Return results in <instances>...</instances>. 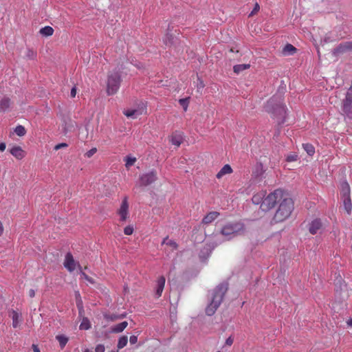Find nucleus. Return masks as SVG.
Returning <instances> with one entry per match:
<instances>
[{
    "mask_svg": "<svg viewBox=\"0 0 352 352\" xmlns=\"http://www.w3.org/2000/svg\"><path fill=\"white\" fill-rule=\"evenodd\" d=\"M173 36L170 34H167L164 39V42L166 45H170L173 43Z\"/></svg>",
    "mask_w": 352,
    "mask_h": 352,
    "instance_id": "f704fd0d",
    "label": "nucleus"
},
{
    "mask_svg": "<svg viewBox=\"0 0 352 352\" xmlns=\"http://www.w3.org/2000/svg\"><path fill=\"white\" fill-rule=\"evenodd\" d=\"M286 106L283 103V98L281 95L273 96L265 105L266 112L272 114L276 119L278 125L283 124L285 121Z\"/></svg>",
    "mask_w": 352,
    "mask_h": 352,
    "instance_id": "f257e3e1",
    "label": "nucleus"
},
{
    "mask_svg": "<svg viewBox=\"0 0 352 352\" xmlns=\"http://www.w3.org/2000/svg\"><path fill=\"white\" fill-rule=\"evenodd\" d=\"M204 87V85L203 82H200V84H199L198 87L199 88H203Z\"/></svg>",
    "mask_w": 352,
    "mask_h": 352,
    "instance_id": "8fccbe9b",
    "label": "nucleus"
},
{
    "mask_svg": "<svg viewBox=\"0 0 352 352\" xmlns=\"http://www.w3.org/2000/svg\"><path fill=\"white\" fill-rule=\"evenodd\" d=\"M80 275L82 276V278H85V280H87L88 282H89L90 283H94V280L92 278L89 277L88 275H87L85 272H80Z\"/></svg>",
    "mask_w": 352,
    "mask_h": 352,
    "instance_id": "4c0bfd02",
    "label": "nucleus"
},
{
    "mask_svg": "<svg viewBox=\"0 0 352 352\" xmlns=\"http://www.w3.org/2000/svg\"><path fill=\"white\" fill-rule=\"evenodd\" d=\"M228 289V284L221 283L211 292L210 302L206 308V314L208 316H211L214 314L221 304Z\"/></svg>",
    "mask_w": 352,
    "mask_h": 352,
    "instance_id": "f03ea898",
    "label": "nucleus"
},
{
    "mask_svg": "<svg viewBox=\"0 0 352 352\" xmlns=\"http://www.w3.org/2000/svg\"><path fill=\"white\" fill-rule=\"evenodd\" d=\"M128 326L127 321L124 320L119 322L111 327V330H124Z\"/></svg>",
    "mask_w": 352,
    "mask_h": 352,
    "instance_id": "cd10ccee",
    "label": "nucleus"
},
{
    "mask_svg": "<svg viewBox=\"0 0 352 352\" xmlns=\"http://www.w3.org/2000/svg\"><path fill=\"white\" fill-rule=\"evenodd\" d=\"M179 103L183 107L185 111H187L189 103V98L179 99Z\"/></svg>",
    "mask_w": 352,
    "mask_h": 352,
    "instance_id": "72a5a7b5",
    "label": "nucleus"
},
{
    "mask_svg": "<svg viewBox=\"0 0 352 352\" xmlns=\"http://www.w3.org/2000/svg\"><path fill=\"white\" fill-rule=\"evenodd\" d=\"M322 223L320 219H316L313 220L309 227V231L311 234H316L320 230Z\"/></svg>",
    "mask_w": 352,
    "mask_h": 352,
    "instance_id": "4468645a",
    "label": "nucleus"
},
{
    "mask_svg": "<svg viewBox=\"0 0 352 352\" xmlns=\"http://www.w3.org/2000/svg\"><path fill=\"white\" fill-rule=\"evenodd\" d=\"M171 142L173 144L179 146L183 141V137L181 134L175 133L171 136Z\"/></svg>",
    "mask_w": 352,
    "mask_h": 352,
    "instance_id": "b1692460",
    "label": "nucleus"
},
{
    "mask_svg": "<svg viewBox=\"0 0 352 352\" xmlns=\"http://www.w3.org/2000/svg\"><path fill=\"white\" fill-rule=\"evenodd\" d=\"M156 179V172L152 170L149 173L143 174L140 177L139 185L140 186H147L153 184Z\"/></svg>",
    "mask_w": 352,
    "mask_h": 352,
    "instance_id": "0eeeda50",
    "label": "nucleus"
},
{
    "mask_svg": "<svg viewBox=\"0 0 352 352\" xmlns=\"http://www.w3.org/2000/svg\"><path fill=\"white\" fill-rule=\"evenodd\" d=\"M10 317L12 318V327L13 328L16 329L19 327L23 318L22 315L21 313H19L18 311L15 310H12L10 312Z\"/></svg>",
    "mask_w": 352,
    "mask_h": 352,
    "instance_id": "9b49d317",
    "label": "nucleus"
},
{
    "mask_svg": "<svg viewBox=\"0 0 352 352\" xmlns=\"http://www.w3.org/2000/svg\"><path fill=\"white\" fill-rule=\"evenodd\" d=\"M164 244H166V245L172 247L174 250H176L177 248V244L176 243V242H175L173 240H169L168 239V237H166L165 239H164V240L162 243V245H164Z\"/></svg>",
    "mask_w": 352,
    "mask_h": 352,
    "instance_id": "7c9ffc66",
    "label": "nucleus"
},
{
    "mask_svg": "<svg viewBox=\"0 0 352 352\" xmlns=\"http://www.w3.org/2000/svg\"><path fill=\"white\" fill-rule=\"evenodd\" d=\"M230 52H239V50H234V48H231V49H230Z\"/></svg>",
    "mask_w": 352,
    "mask_h": 352,
    "instance_id": "3c124183",
    "label": "nucleus"
},
{
    "mask_svg": "<svg viewBox=\"0 0 352 352\" xmlns=\"http://www.w3.org/2000/svg\"><path fill=\"white\" fill-rule=\"evenodd\" d=\"M250 67V64H240V65H236L233 67L234 72L235 74H239L240 72L245 69H248Z\"/></svg>",
    "mask_w": 352,
    "mask_h": 352,
    "instance_id": "393cba45",
    "label": "nucleus"
},
{
    "mask_svg": "<svg viewBox=\"0 0 352 352\" xmlns=\"http://www.w3.org/2000/svg\"><path fill=\"white\" fill-rule=\"evenodd\" d=\"M343 200L344 208L347 212V214H350L352 210V203L351 197L342 198Z\"/></svg>",
    "mask_w": 352,
    "mask_h": 352,
    "instance_id": "5701e85b",
    "label": "nucleus"
},
{
    "mask_svg": "<svg viewBox=\"0 0 352 352\" xmlns=\"http://www.w3.org/2000/svg\"><path fill=\"white\" fill-rule=\"evenodd\" d=\"M346 324L349 327H352V318H350L346 320Z\"/></svg>",
    "mask_w": 352,
    "mask_h": 352,
    "instance_id": "a18cd8bd",
    "label": "nucleus"
},
{
    "mask_svg": "<svg viewBox=\"0 0 352 352\" xmlns=\"http://www.w3.org/2000/svg\"><path fill=\"white\" fill-rule=\"evenodd\" d=\"M136 162V158L131 156H126L125 158V166L129 168Z\"/></svg>",
    "mask_w": 352,
    "mask_h": 352,
    "instance_id": "2f4dec72",
    "label": "nucleus"
},
{
    "mask_svg": "<svg viewBox=\"0 0 352 352\" xmlns=\"http://www.w3.org/2000/svg\"><path fill=\"white\" fill-rule=\"evenodd\" d=\"M351 190L349 184L346 182H343L341 184V197L342 198L351 197Z\"/></svg>",
    "mask_w": 352,
    "mask_h": 352,
    "instance_id": "f3484780",
    "label": "nucleus"
},
{
    "mask_svg": "<svg viewBox=\"0 0 352 352\" xmlns=\"http://www.w3.org/2000/svg\"><path fill=\"white\" fill-rule=\"evenodd\" d=\"M142 109H126L124 111V114L128 118H136L138 116L142 114Z\"/></svg>",
    "mask_w": 352,
    "mask_h": 352,
    "instance_id": "a211bd4d",
    "label": "nucleus"
},
{
    "mask_svg": "<svg viewBox=\"0 0 352 352\" xmlns=\"http://www.w3.org/2000/svg\"><path fill=\"white\" fill-rule=\"evenodd\" d=\"M121 82L120 74L113 72L108 76L107 83V92L108 95H113L118 91Z\"/></svg>",
    "mask_w": 352,
    "mask_h": 352,
    "instance_id": "423d86ee",
    "label": "nucleus"
},
{
    "mask_svg": "<svg viewBox=\"0 0 352 352\" xmlns=\"http://www.w3.org/2000/svg\"><path fill=\"white\" fill-rule=\"evenodd\" d=\"M76 305L80 311L83 309L82 300L78 291L75 292Z\"/></svg>",
    "mask_w": 352,
    "mask_h": 352,
    "instance_id": "c85d7f7f",
    "label": "nucleus"
},
{
    "mask_svg": "<svg viewBox=\"0 0 352 352\" xmlns=\"http://www.w3.org/2000/svg\"><path fill=\"white\" fill-rule=\"evenodd\" d=\"M70 95H71V97L72 98H74L76 95V87H74L72 89H71V92H70Z\"/></svg>",
    "mask_w": 352,
    "mask_h": 352,
    "instance_id": "37998d69",
    "label": "nucleus"
},
{
    "mask_svg": "<svg viewBox=\"0 0 352 352\" xmlns=\"http://www.w3.org/2000/svg\"><path fill=\"white\" fill-rule=\"evenodd\" d=\"M90 328V322L87 318H84L80 325V330H88Z\"/></svg>",
    "mask_w": 352,
    "mask_h": 352,
    "instance_id": "473e14b6",
    "label": "nucleus"
},
{
    "mask_svg": "<svg viewBox=\"0 0 352 352\" xmlns=\"http://www.w3.org/2000/svg\"><path fill=\"white\" fill-rule=\"evenodd\" d=\"M36 56V53L31 49H28L27 50L26 56L28 57L30 59H34L35 58Z\"/></svg>",
    "mask_w": 352,
    "mask_h": 352,
    "instance_id": "c9c22d12",
    "label": "nucleus"
},
{
    "mask_svg": "<svg viewBox=\"0 0 352 352\" xmlns=\"http://www.w3.org/2000/svg\"><path fill=\"white\" fill-rule=\"evenodd\" d=\"M3 223L0 221V236L3 234Z\"/></svg>",
    "mask_w": 352,
    "mask_h": 352,
    "instance_id": "de8ad7c7",
    "label": "nucleus"
},
{
    "mask_svg": "<svg viewBox=\"0 0 352 352\" xmlns=\"http://www.w3.org/2000/svg\"><path fill=\"white\" fill-rule=\"evenodd\" d=\"M245 230V226L241 222H231L226 224L221 230V234L226 240H230L237 235L243 233Z\"/></svg>",
    "mask_w": 352,
    "mask_h": 352,
    "instance_id": "20e7f679",
    "label": "nucleus"
},
{
    "mask_svg": "<svg viewBox=\"0 0 352 352\" xmlns=\"http://www.w3.org/2000/svg\"><path fill=\"white\" fill-rule=\"evenodd\" d=\"M64 267L70 272L74 271L76 268V262L74 259L72 254L70 252H67L65 257L63 263Z\"/></svg>",
    "mask_w": 352,
    "mask_h": 352,
    "instance_id": "6e6552de",
    "label": "nucleus"
},
{
    "mask_svg": "<svg viewBox=\"0 0 352 352\" xmlns=\"http://www.w3.org/2000/svg\"><path fill=\"white\" fill-rule=\"evenodd\" d=\"M118 318V316H112L111 317V318L112 320L116 319V318Z\"/></svg>",
    "mask_w": 352,
    "mask_h": 352,
    "instance_id": "603ef678",
    "label": "nucleus"
},
{
    "mask_svg": "<svg viewBox=\"0 0 352 352\" xmlns=\"http://www.w3.org/2000/svg\"><path fill=\"white\" fill-rule=\"evenodd\" d=\"M294 210L293 200L285 194L279 202L278 208L272 219L274 223L282 222L287 219Z\"/></svg>",
    "mask_w": 352,
    "mask_h": 352,
    "instance_id": "7ed1b4c3",
    "label": "nucleus"
},
{
    "mask_svg": "<svg viewBox=\"0 0 352 352\" xmlns=\"http://www.w3.org/2000/svg\"><path fill=\"white\" fill-rule=\"evenodd\" d=\"M298 158V156L296 155H288L287 157V160L288 162H294L296 161Z\"/></svg>",
    "mask_w": 352,
    "mask_h": 352,
    "instance_id": "79ce46f5",
    "label": "nucleus"
},
{
    "mask_svg": "<svg viewBox=\"0 0 352 352\" xmlns=\"http://www.w3.org/2000/svg\"><path fill=\"white\" fill-rule=\"evenodd\" d=\"M342 111L348 119L352 120V102L343 100L342 102Z\"/></svg>",
    "mask_w": 352,
    "mask_h": 352,
    "instance_id": "9d476101",
    "label": "nucleus"
},
{
    "mask_svg": "<svg viewBox=\"0 0 352 352\" xmlns=\"http://www.w3.org/2000/svg\"><path fill=\"white\" fill-rule=\"evenodd\" d=\"M133 228L131 226H128L124 229V233L126 235H131L133 234Z\"/></svg>",
    "mask_w": 352,
    "mask_h": 352,
    "instance_id": "e433bc0d",
    "label": "nucleus"
},
{
    "mask_svg": "<svg viewBox=\"0 0 352 352\" xmlns=\"http://www.w3.org/2000/svg\"><path fill=\"white\" fill-rule=\"evenodd\" d=\"M14 133L21 137V136H23L25 135L26 133V130L25 129V127L22 125H18L15 127L14 129Z\"/></svg>",
    "mask_w": 352,
    "mask_h": 352,
    "instance_id": "c756f323",
    "label": "nucleus"
},
{
    "mask_svg": "<svg viewBox=\"0 0 352 352\" xmlns=\"http://www.w3.org/2000/svg\"><path fill=\"white\" fill-rule=\"evenodd\" d=\"M129 204L127 197H125L122 200V204L118 211V214L120 216V220L122 221H126L128 216Z\"/></svg>",
    "mask_w": 352,
    "mask_h": 352,
    "instance_id": "1a4fd4ad",
    "label": "nucleus"
},
{
    "mask_svg": "<svg viewBox=\"0 0 352 352\" xmlns=\"http://www.w3.org/2000/svg\"><path fill=\"white\" fill-rule=\"evenodd\" d=\"M10 153L18 160H21L25 157V151L21 146H14L10 150Z\"/></svg>",
    "mask_w": 352,
    "mask_h": 352,
    "instance_id": "2eb2a0df",
    "label": "nucleus"
},
{
    "mask_svg": "<svg viewBox=\"0 0 352 352\" xmlns=\"http://www.w3.org/2000/svg\"><path fill=\"white\" fill-rule=\"evenodd\" d=\"M40 33L45 36H52L54 33V30L50 26H45L40 30Z\"/></svg>",
    "mask_w": 352,
    "mask_h": 352,
    "instance_id": "a878e982",
    "label": "nucleus"
},
{
    "mask_svg": "<svg viewBox=\"0 0 352 352\" xmlns=\"http://www.w3.org/2000/svg\"><path fill=\"white\" fill-rule=\"evenodd\" d=\"M296 51V48L294 47L292 44H287L283 48L282 53L285 56H289L294 54Z\"/></svg>",
    "mask_w": 352,
    "mask_h": 352,
    "instance_id": "4be33fe9",
    "label": "nucleus"
},
{
    "mask_svg": "<svg viewBox=\"0 0 352 352\" xmlns=\"http://www.w3.org/2000/svg\"><path fill=\"white\" fill-rule=\"evenodd\" d=\"M29 296H30L31 298H32V297H34V296H35V292H34V289H30V290L29 291Z\"/></svg>",
    "mask_w": 352,
    "mask_h": 352,
    "instance_id": "49530a36",
    "label": "nucleus"
},
{
    "mask_svg": "<svg viewBox=\"0 0 352 352\" xmlns=\"http://www.w3.org/2000/svg\"><path fill=\"white\" fill-rule=\"evenodd\" d=\"M285 195V194L282 190H275L264 198L261 205V210L263 211L270 210L279 204Z\"/></svg>",
    "mask_w": 352,
    "mask_h": 352,
    "instance_id": "39448f33",
    "label": "nucleus"
},
{
    "mask_svg": "<svg viewBox=\"0 0 352 352\" xmlns=\"http://www.w3.org/2000/svg\"><path fill=\"white\" fill-rule=\"evenodd\" d=\"M97 151V149L96 148H93L91 149H90L89 151H88L86 153H85V156L87 157H91L92 155H94Z\"/></svg>",
    "mask_w": 352,
    "mask_h": 352,
    "instance_id": "58836bf2",
    "label": "nucleus"
},
{
    "mask_svg": "<svg viewBox=\"0 0 352 352\" xmlns=\"http://www.w3.org/2000/svg\"><path fill=\"white\" fill-rule=\"evenodd\" d=\"M166 279L164 276H161L158 278L156 282L155 296L157 298H160L162 296V292L164 288Z\"/></svg>",
    "mask_w": 352,
    "mask_h": 352,
    "instance_id": "ddd939ff",
    "label": "nucleus"
},
{
    "mask_svg": "<svg viewBox=\"0 0 352 352\" xmlns=\"http://www.w3.org/2000/svg\"><path fill=\"white\" fill-rule=\"evenodd\" d=\"M67 144L66 143H60V144H56L55 146H54V150L57 151L60 148H66L67 147Z\"/></svg>",
    "mask_w": 352,
    "mask_h": 352,
    "instance_id": "a19ab883",
    "label": "nucleus"
},
{
    "mask_svg": "<svg viewBox=\"0 0 352 352\" xmlns=\"http://www.w3.org/2000/svg\"><path fill=\"white\" fill-rule=\"evenodd\" d=\"M302 147L309 155L312 156L314 154L315 148L312 144L309 143L303 144Z\"/></svg>",
    "mask_w": 352,
    "mask_h": 352,
    "instance_id": "bb28decb",
    "label": "nucleus"
},
{
    "mask_svg": "<svg viewBox=\"0 0 352 352\" xmlns=\"http://www.w3.org/2000/svg\"><path fill=\"white\" fill-rule=\"evenodd\" d=\"M6 145L4 142L0 143V151H4L6 149Z\"/></svg>",
    "mask_w": 352,
    "mask_h": 352,
    "instance_id": "c03bdc74",
    "label": "nucleus"
},
{
    "mask_svg": "<svg viewBox=\"0 0 352 352\" xmlns=\"http://www.w3.org/2000/svg\"><path fill=\"white\" fill-rule=\"evenodd\" d=\"M10 107V100L9 98L3 97L0 100V111L6 112Z\"/></svg>",
    "mask_w": 352,
    "mask_h": 352,
    "instance_id": "6ab92c4d",
    "label": "nucleus"
},
{
    "mask_svg": "<svg viewBox=\"0 0 352 352\" xmlns=\"http://www.w3.org/2000/svg\"><path fill=\"white\" fill-rule=\"evenodd\" d=\"M232 173V169L229 164L224 165L221 170L218 172L216 177L218 179L221 178L223 175L230 174Z\"/></svg>",
    "mask_w": 352,
    "mask_h": 352,
    "instance_id": "aec40b11",
    "label": "nucleus"
},
{
    "mask_svg": "<svg viewBox=\"0 0 352 352\" xmlns=\"http://www.w3.org/2000/svg\"><path fill=\"white\" fill-rule=\"evenodd\" d=\"M351 50H352V42H344L340 43L336 48H335L333 53L334 55H338Z\"/></svg>",
    "mask_w": 352,
    "mask_h": 352,
    "instance_id": "f8f14e48",
    "label": "nucleus"
},
{
    "mask_svg": "<svg viewBox=\"0 0 352 352\" xmlns=\"http://www.w3.org/2000/svg\"><path fill=\"white\" fill-rule=\"evenodd\" d=\"M219 216L218 212L212 211L207 214L202 219V223L209 224L214 221Z\"/></svg>",
    "mask_w": 352,
    "mask_h": 352,
    "instance_id": "dca6fc26",
    "label": "nucleus"
},
{
    "mask_svg": "<svg viewBox=\"0 0 352 352\" xmlns=\"http://www.w3.org/2000/svg\"><path fill=\"white\" fill-rule=\"evenodd\" d=\"M323 41H324V43H328V42L331 41V40H330L329 37H325V38H324Z\"/></svg>",
    "mask_w": 352,
    "mask_h": 352,
    "instance_id": "09e8293b",
    "label": "nucleus"
},
{
    "mask_svg": "<svg viewBox=\"0 0 352 352\" xmlns=\"http://www.w3.org/2000/svg\"><path fill=\"white\" fill-rule=\"evenodd\" d=\"M259 9H260L259 5L256 3L255 4V6H254V9L250 13L249 16H253L254 14H256L257 12H258Z\"/></svg>",
    "mask_w": 352,
    "mask_h": 352,
    "instance_id": "ea45409f",
    "label": "nucleus"
},
{
    "mask_svg": "<svg viewBox=\"0 0 352 352\" xmlns=\"http://www.w3.org/2000/svg\"><path fill=\"white\" fill-rule=\"evenodd\" d=\"M265 192H260L258 193L255 194L252 198V201L254 204L258 205L261 204L263 201V200L265 198Z\"/></svg>",
    "mask_w": 352,
    "mask_h": 352,
    "instance_id": "412c9836",
    "label": "nucleus"
}]
</instances>
